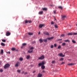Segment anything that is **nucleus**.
I'll return each instance as SVG.
<instances>
[{"instance_id": "obj_1", "label": "nucleus", "mask_w": 77, "mask_h": 77, "mask_svg": "<svg viewBox=\"0 0 77 77\" xmlns=\"http://www.w3.org/2000/svg\"><path fill=\"white\" fill-rule=\"evenodd\" d=\"M45 64V62L44 61H42V63H40L38 64V65L39 66H42L41 68L42 69H45V67L44 65Z\"/></svg>"}, {"instance_id": "obj_2", "label": "nucleus", "mask_w": 77, "mask_h": 77, "mask_svg": "<svg viewBox=\"0 0 77 77\" xmlns=\"http://www.w3.org/2000/svg\"><path fill=\"white\" fill-rule=\"evenodd\" d=\"M9 66H10V64L7 63L5 65L4 68L6 69V68H9Z\"/></svg>"}, {"instance_id": "obj_3", "label": "nucleus", "mask_w": 77, "mask_h": 77, "mask_svg": "<svg viewBox=\"0 0 77 77\" xmlns=\"http://www.w3.org/2000/svg\"><path fill=\"white\" fill-rule=\"evenodd\" d=\"M33 48H31L28 51V53H32L33 51Z\"/></svg>"}, {"instance_id": "obj_4", "label": "nucleus", "mask_w": 77, "mask_h": 77, "mask_svg": "<svg viewBox=\"0 0 77 77\" xmlns=\"http://www.w3.org/2000/svg\"><path fill=\"white\" fill-rule=\"evenodd\" d=\"M44 56L43 55L41 56L40 57L38 58V59L39 60H42L44 59Z\"/></svg>"}, {"instance_id": "obj_5", "label": "nucleus", "mask_w": 77, "mask_h": 77, "mask_svg": "<svg viewBox=\"0 0 77 77\" xmlns=\"http://www.w3.org/2000/svg\"><path fill=\"white\" fill-rule=\"evenodd\" d=\"M6 35L7 36H8L11 35V32H9V31H7L6 33Z\"/></svg>"}, {"instance_id": "obj_6", "label": "nucleus", "mask_w": 77, "mask_h": 77, "mask_svg": "<svg viewBox=\"0 0 77 77\" xmlns=\"http://www.w3.org/2000/svg\"><path fill=\"white\" fill-rule=\"evenodd\" d=\"M61 17H62V19L63 20H64L65 18L66 17V15H61Z\"/></svg>"}, {"instance_id": "obj_7", "label": "nucleus", "mask_w": 77, "mask_h": 77, "mask_svg": "<svg viewBox=\"0 0 77 77\" xmlns=\"http://www.w3.org/2000/svg\"><path fill=\"white\" fill-rule=\"evenodd\" d=\"M25 23L26 24V23H32V21H31V20H26L25 21Z\"/></svg>"}, {"instance_id": "obj_8", "label": "nucleus", "mask_w": 77, "mask_h": 77, "mask_svg": "<svg viewBox=\"0 0 77 77\" xmlns=\"http://www.w3.org/2000/svg\"><path fill=\"white\" fill-rule=\"evenodd\" d=\"M58 55V56H61V57H65V55H63L62 53H60Z\"/></svg>"}, {"instance_id": "obj_9", "label": "nucleus", "mask_w": 77, "mask_h": 77, "mask_svg": "<svg viewBox=\"0 0 77 77\" xmlns=\"http://www.w3.org/2000/svg\"><path fill=\"white\" fill-rule=\"evenodd\" d=\"M27 45V44L26 43H23L22 44V46L21 47V48H23L24 47V46H26Z\"/></svg>"}, {"instance_id": "obj_10", "label": "nucleus", "mask_w": 77, "mask_h": 77, "mask_svg": "<svg viewBox=\"0 0 77 77\" xmlns=\"http://www.w3.org/2000/svg\"><path fill=\"white\" fill-rule=\"evenodd\" d=\"M75 65V63H70L68 64L67 65H69V66H72V65Z\"/></svg>"}, {"instance_id": "obj_11", "label": "nucleus", "mask_w": 77, "mask_h": 77, "mask_svg": "<svg viewBox=\"0 0 77 77\" xmlns=\"http://www.w3.org/2000/svg\"><path fill=\"white\" fill-rule=\"evenodd\" d=\"M43 33L45 35H49V33L46 32H44Z\"/></svg>"}, {"instance_id": "obj_12", "label": "nucleus", "mask_w": 77, "mask_h": 77, "mask_svg": "<svg viewBox=\"0 0 77 77\" xmlns=\"http://www.w3.org/2000/svg\"><path fill=\"white\" fill-rule=\"evenodd\" d=\"M42 76V74L41 73H39L38 75V77H41Z\"/></svg>"}, {"instance_id": "obj_13", "label": "nucleus", "mask_w": 77, "mask_h": 77, "mask_svg": "<svg viewBox=\"0 0 77 77\" xmlns=\"http://www.w3.org/2000/svg\"><path fill=\"white\" fill-rule=\"evenodd\" d=\"M44 26H45V24H40L39 25V27H40V28H41Z\"/></svg>"}, {"instance_id": "obj_14", "label": "nucleus", "mask_w": 77, "mask_h": 77, "mask_svg": "<svg viewBox=\"0 0 77 77\" xmlns=\"http://www.w3.org/2000/svg\"><path fill=\"white\" fill-rule=\"evenodd\" d=\"M54 38V37H52L50 38H47V39H48V40H50V39H53Z\"/></svg>"}, {"instance_id": "obj_15", "label": "nucleus", "mask_w": 77, "mask_h": 77, "mask_svg": "<svg viewBox=\"0 0 77 77\" xmlns=\"http://www.w3.org/2000/svg\"><path fill=\"white\" fill-rule=\"evenodd\" d=\"M3 50L2 49H1L0 50V53L2 54H3Z\"/></svg>"}, {"instance_id": "obj_16", "label": "nucleus", "mask_w": 77, "mask_h": 77, "mask_svg": "<svg viewBox=\"0 0 77 77\" xmlns=\"http://www.w3.org/2000/svg\"><path fill=\"white\" fill-rule=\"evenodd\" d=\"M38 14H39V15H42V14H43V11H40L38 13Z\"/></svg>"}, {"instance_id": "obj_17", "label": "nucleus", "mask_w": 77, "mask_h": 77, "mask_svg": "<svg viewBox=\"0 0 77 77\" xmlns=\"http://www.w3.org/2000/svg\"><path fill=\"white\" fill-rule=\"evenodd\" d=\"M39 41L40 42V43H41L42 42H43V40H42V39L40 38L39 39Z\"/></svg>"}, {"instance_id": "obj_18", "label": "nucleus", "mask_w": 77, "mask_h": 77, "mask_svg": "<svg viewBox=\"0 0 77 77\" xmlns=\"http://www.w3.org/2000/svg\"><path fill=\"white\" fill-rule=\"evenodd\" d=\"M68 35H73V33L71 32V33H69L67 34Z\"/></svg>"}, {"instance_id": "obj_19", "label": "nucleus", "mask_w": 77, "mask_h": 77, "mask_svg": "<svg viewBox=\"0 0 77 77\" xmlns=\"http://www.w3.org/2000/svg\"><path fill=\"white\" fill-rule=\"evenodd\" d=\"M33 33H31V32H29L28 33V35H33Z\"/></svg>"}, {"instance_id": "obj_20", "label": "nucleus", "mask_w": 77, "mask_h": 77, "mask_svg": "<svg viewBox=\"0 0 77 77\" xmlns=\"http://www.w3.org/2000/svg\"><path fill=\"white\" fill-rule=\"evenodd\" d=\"M42 9L43 11H47V8H42Z\"/></svg>"}, {"instance_id": "obj_21", "label": "nucleus", "mask_w": 77, "mask_h": 77, "mask_svg": "<svg viewBox=\"0 0 77 77\" xmlns=\"http://www.w3.org/2000/svg\"><path fill=\"white\" fill-rule=\"evenodd\" d=\"M15 66H16V67H17V66H18V63H17L15 65Z\"/></svg>"}, {"instance_id": "obj_22", "label": "nucleus", "mask_w": 77, "mask_h": 77, "mask_svg": "<svg viewBox=\"0 0 77 77\" xmlns=\"http://www.w3.org/2000/svg\"><path fill=\"white\" fill-rule=\"evenodd\" d=\"M1 45H2V46H5V44L2 42L1 43Z\"/></svg>"}, {"instance_id": "obj_23", "label": "nucleus", "mask_w": 77, "mask_h": 77, "mask_svg": "<svg viewBox=\"0 0 77 77\" xmlns=\"http://www.w3.org/2000/svg\"><path fill=\"white\" fill-rule=\"evenodd\" d=\"M16 50V49H15V48H11V50H12V51H14V50Z\"/></svg>"}, {"instance_id": "obj_24", "label": "nucleus", "mask_w": 77, "mask_h": 77, "mask_svg": "<svg viewBox=\"0 0 77 77\" xmlns=\"http://www.w3.org/2000/svg\"><path fill=\"white\" fill-rule=\"evenodd\" d=\"M19 60L20 61H22L23 60V58L20 57L19 58Z\"/></svg>"}, {"instance_id": "obj_25", "label": "nucleus", "mask_w": 77, "mask_h": 77, "mask_svg": "<svg viewBox=\"0 0 77 77\" xmlns=\"http://www.w3.org/2000/svg\"><path fill=\"white\" fill-rule=\"evenodd\" d=\"M58 8H59V9H61V10L63 9L62 7L61 6H60L58 7Z\"/></svg>"}, {"instance_id": "obj_26", "label": "nucleus", "mask_w": 77, "mask_h": 77, "mask_svg": "<svg viewBox=\"0 0 77 77\" xmlns=\"http://www.w3.org/2000/svg\"><path fill=\"white\" fill-rule=\"evenodd\" d=\"M66 45V43H63L62 44V46H65Z\"/></svg>"}, {"instance_id": "obj_27", "label": "nucleus", "mask_w": 77, "mask_h": 77, "mask_svg": "<svg viewBox=\"0 0 77 77\" xmlns=\"http://www.w3.org/2000/svg\"><path fill=\"white\" fill-rule=\"evenodd\" d=\"M30 58V56L29 55H27L26 57V59H29Z\"/></svg>"}, {"instance_id": "obj_28", "label": "nucleus", "mask_w": 77, "mask_h": 77, "mask_svg": "<svg viewBox=\"0 0 77 77\" xmlns=\"http://www.w3.org/2000/svg\"><path fill=\"white\" fill-rule=\"evenodd\" d=\"M64 41L65 42H70V41H69L68 39L64 40Z\"/></svg>"}, {"instance_id": "obj_29", "label": "nucleus", "mask_w": 77, "mask_h": 77, "mask_svg": "<svg viewBox=\"0 0 77 77\" xmlns=\"http://www.w3.org/2000/svg\"><path fill=\"white\" fill-rule=\"evenodd\" d=\"M60 48H61V46H60V45L58 46V49H60Z\"/></svg>"}, {"instance_id": "obj_30", "label": "nucleus", "mask_w": 77, "mask_h": 77, "mask_svg": "<svg viewBox=\"0 0 77 77\" xmlns=\"http://www.w3.org/2000/svg\"><path fill=\"white\" fill-rule=\"evenodd\" d=\"M17 72H19V73H20V72H21V70H17Z\"/></svg>"}, {"instance_id": "obj_31", "label": "nucleus", "mask_w": 77, "mask_h": 77, "mask_svg": "<svg viewBox=\"0 0 77 77\" xmlns=\"http://www.w3.org/2000/svg\"><path fill=\"white\" fill-rule=\"evenodd\" d=\"M54 26H55V28H58V26H57V25H56V24Z\"/></svg>"}, {"instance_id": "obj_32", "label": "nucleus", "mask_w": 77, "mask_h": 77, "mask_svg": "<svg viewBox=\"0 0 77 77\" xmlns=\"http://www.w3.org/2000/svg\"><path fill=\"white\" fill-rule=\"evenodd\" d=\"M2 42H6V40L5 39H2Z\"/></svg>"}, {"instance_id": "obj_33", "label": "nucleus", "mask_w": 77, "mask_h": 77, "mask_svg": "<svg viewBox=\"0 0 77 77\" xmlns=\"http://www.w3.org/2000/svg\"><path fill=\"white\" fill-rule=\"evenodd\" d=\"M54 11V13L55 14H56V10H55L54 11Z\"/></svg>"}, {"instance_id": "obj_34", "label": "nucleus", "mask_w": 77, "mask_h": 77, "mask_svg": "<svg viewBox=\"0 0 77 77\" xmlns=\"http://www.w3.org/2000/svg\"><path fill=\"white\" fill-rule=\"evenodd\" d=\"M72 42H73V43H75L76 42L75 41V40H72Z\"/></svg>"}, {"instance_id": "obj_35", "label": "nucleus", "mask_w": 77, "mask_h": 77, "mask_svg": "<svg viewBox=\"0 0 77 77\" xmlns=\"http://www.w3.org/2000/svg\"><path fill=\"white\" fill-rule=\"evenodd\" d=\"M43 41H44V42H47V39H44Z\"/></svg>"}, {"instance_id": "obj_36", "label": "nucleus", "mask_w": 77, "mask_h": 77, "mask_svg": "<svg viewBox=\"0 0 77 77\" xmlns=\"http://www.w3.org/2000/svg\"><path fill=\"white\" fill-rule=\"evenodd\" d=\"M54 47V46L53 45H51V48H53V47Z\"/></svg>"}, {"instance_id": "obj_37", "label": "nucleus", "mask_w": 77, "mask_h": 77, "mask_svg": "<svg viewBox=\"0 0 77 77\" xmlns=\"http://www.w3.org/2000/svg\"><path fill=\"white\" fill-rule=\"evenodd\" d=\"M57 46V44H54V47H56Z\"/></svg>"}, {"instance_id": "obj_38", "label": "nucleus", "mask_w": 77, "mask_h": 77, "mask_svg": "<svg viewBox=\"0 0 77 77\" xmlns=\"http://www.w3.org/2000/svg\"><path fill=\"white\" fill-rule=\"evenodd\" d=\"M3 71V69H0V72H2Z\"/></svg>"}, {"instance_id": "obj_39", "label": "nucleus", "mask_w": 77, "mask_h": 77, "mask_svg": "<svg viewBox=\"0 0 77 77\" xmlns=\"http://www.w3.org/2000/svg\"><path fill=\"white\" fill-rule=\"evenodd\" d=\"M73 35H77V33H73Z\"/></svg>"}, {"instance_id": "obj_40", "label": "nucleus", "mask_w": 77, "mask_h": 77, "mask_svg": "<svg viewBox=\"0 0 77 77\" xmlns=\"http://www.w3.org/2000/svg\"><path fill=\"white\" fill-rule=\"evenodd\" d=\"M52 63H55V61L54 60L52 61Z\"/></svg>"}, {"instance_id": "obj_41", "label": "nucleus", "mask_w": 77, "mask_h": 77, "mask_svg": "<svg viewBox=\"0 0 77 77\" xmlns=\"http://www.w3.org/2000/svg\"><path fill=\"white\" fill-rule=\"evenodd\" d=\"M51 24L53 25V24H54V23L53 22V21H52V22H51Z\"/></svg>"}, {"instance_id": "obj_42", "label": "nucleus", "mask_w": 77, "mask_h": 77, "mask_svg": "<svg viewBox=\"0 0 77 77\" xmlns=\"http://www.w3.org/2000/svg\"><path fill=\"white\" fill-rule=\"evenodd\" d=\"M60 60L62 61V60H63V58H61L60 59Z\"/></svg>"}, {"instance_id": "obj_43", "label": "nucleus", "mask_w": 77, "mask_h": 77, "mask_svg": "<svg viewBox=\"0 0 77 77\" xmlns=\"http://www.w3.org/2000/svg\"><path fill=\"white\" fill-rule=\"evenodd\" d=\"M64 63H65L64 62H62L61 64L63 65V64H64Z\"/></svg>"}, {"instance_id": "obj_44", "label": "nucleus", "mask_w": 77, "mask_h": 77, "mask_svg": "<svg viewBox=\"0 0 77 77\" xmlns=\"http://www.w3.org/2000/svg\"><path fill=\"white\" fill-rule=\"evenodd\" d=\"M64 34H62L61 35V36H64Z\"/></svg>"}, {"instance_id": "obj_45", "label": "nucleus", "mask_w": 77, "mask_h": 77, "mask_svg": "<svg viewBox=\"0 0 77 77\" xmlns=\"http://www.w3.org/2000/svg\"><path fill=\"white\" fill-rule=\"evenodd\" d=\"M27 74V72H25L24 73V74H25V75Z\"/></svg>"}, {"instance_id": "obj_46", "label": "nucleus", "mask_w": 77, "mask_h": 77, "mask_svg": "<svg viewBox=\"0 0 77 77\" xmlns=\"http://www.w3.org/2000/svg\"><path fill=\"white\" fill-rule=\"evenodd\" d=\"M62 39H59L58 41H62Z\"/></svg>"}, {"instance_id": "obj_47", "label": "nucleus", "mask_w": 77, "mask_h": 77, "mask_svg": "<svg viewBox=\"0 0 77 77\" xmlns=\"http://www.w3.org/2000/svg\"><path fill=\"white\" fill-rule=\"evenodd\" d=\"M24 71H23L22 72V74H24Z\"/></svg>"}, {"instance_id": "obj_48", "label": "nucleus", "mask_w": 77, "mask_h": 77, "mask_svg": "<svg viewBox=\"0 0 77 77\" xmlns=\"http://www.w3.org/2000/svg\"><path fill=\"white\" fill-rule=\"evenodd\" d=\"M40 33H41V32H38V35H40Z\"/></svg>"}, {"instance_id": "obj_49", "label": "nucleus", "mask_w": 77, "mask_h": 77, "mask_svg": "<svg viewBox=\"0 0 77 77\" xmlns=\"http://www.w3.org/2000/svg\"><path fill=\"white\" fill-rule=\"evenodd\" d=\"M2 63V62L0 61V65H1V64Z\"/></svg>"}, {"instance_id": "obj_50", "label": "nucleus", "mask_w": 77, "mask_h": 77, "mask_svg": "<svg viewBox=\"0 0 77 77\" xmlns=\"http://www.w3.org/2000/svg\"><path fill=\"white\" fill-rule=\"evenodd\" d=\"M35 71H34L33 72V73H35Z\"/></svg>"}, {"instance_id": "obj_51", "label": "nucleus", "mask_w": 77, "mask_h": 77, "mask_svg": "<svg viewBox=\"0 0 77 77\" xmlns=\"http://www.w3.org/2000/svg\"><path fill=\"white\" fill-rule=\"evenodd\" d=\"M8 53H9V54H10V53H11V52H8Z\"/></svg>"}, {"instance_id": "obj_52", "label": "nucleus", "mask_w": 77, "mask_h": 77, "mask_svg": "<svg viewBox=\"0 0 77 77\" xmlns=\"http://www.w3.org/2000/svg\"><path fill=\"white\" fill-rule=\"evenodd\" d=\"M50 6H53V5H50Z\"/></svg>"}, {"instance_id": "obj_53", "label": "nucleus", "mask_w": 77, "mask_h": 77, "mask_svg": "<svg viewBox=\"0 0 77 77\" xmlns=\"http://www.w3.org/2000/svg\"><path fill=\"white\" fill-rule=\"evenodd\" d=\"M76 26H77V23L76 24Z\"/></svg>"}, {"instance_id": "obj_54", "label": "nucleus", "mask_w": 77, "mask_h": 77, "mask_svg": "<svg viewBox=\"0 0 77 77\" xmlns=\"http://www.w3.org/2000/svg\"><path fill=\"white\" fill-rule=\"evenodd\" d=\"M55 20H56V19H55Z\"/></svg>"}]
</instances>
